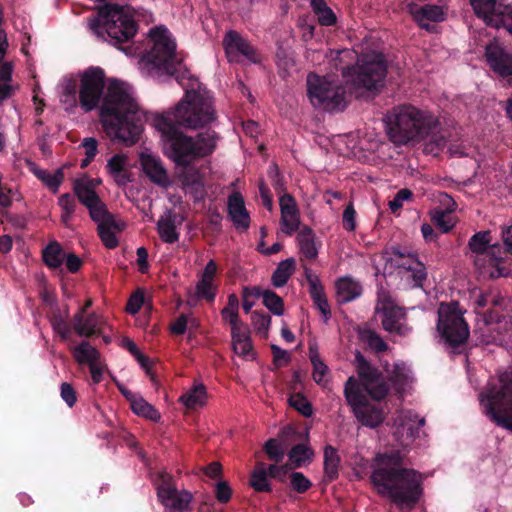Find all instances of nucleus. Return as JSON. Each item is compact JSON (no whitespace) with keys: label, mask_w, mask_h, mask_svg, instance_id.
I'll return each mask as SVG.
<instances>
[{"label":"nucleus","mask_w":512,"mask_h":512,"mask_svg":"<svg viewBox=\"0 0 512 512\" xmlns=\"http://www.w3.org/2000/svg\"><path fill=\"white\" fill-rule=\"evenodd\" d=\"M375 312L381 315V323L386 331L400 336L410 333L411 328L406 323L405 310L398 307L391 299L379 298Z\"/></svg>","instance_id":"15"},{"label":"nucleus","mask_w":512,"mask_h":512,"mask_svg":"<svg viewBox=\"0 0 512 512\" xmlns=\"http://www.w3.org/2000/svg\"><path fill=\"white\" fill-rule=\"evenodd\" d=\"M232 348L235 354L244 360H253L255 353L250 339V331L246 327L244 329L231 332Z\"/></svg>","instance_id":"26"},{"label":"nucleus","mask_w":512,"mask_h":512,"mask_svg":"<svg viewBox=\"0 0 512 512\" xmlns=\"http://www.w3.org/2000/svg\"><path fill=\"white\" fill-rule=\"evenodd\" d=\"M490 233L479 232L472 236L469 241L471 250L478 254L475 264L483 275L490 278L506 277L510 274V269L503 262L501 248L496 245H490Z\"/></svg>","instance_id":"12"},{"label":"nucleus","mask_w":512,"mask_h":512,"mask_svg":"<svg viewBox=\"0 0 512 512\" xmlns=\"http://www.w3.org/2000/svg\"><path fill=\"white\" fill-rule=\"evenodd\" d=\"M226 55L230 62L248 61L256 63L259 56L254 48L235 31H229L224 38Z\"/></svg>","instance_id":"17"},{"label":"nucleus","mask_w":512,"mask_h":512,"mask_svg":"<svg viewBox=\"0 0 512 512\" xmlns=\"http://www.w3.org/2000/svg\"><path fill=\"white\" fill-rule=\"evenodd\" d=\"M58 205L62 210L61 221L68 227L75 211L76 202L70 194H63L59 197Z\"/></svg>","instance_id":"47"},{"label":"nucleus","mask_w":512,"mask_h":512,"mask_svg":"<svg viewBox=\"0 0 512 512\" xmlns=\"http://www.w3.org/2000/svg\"><path fill=\"white\" fill-rule=\"evenodd\" d=\"M340 458L336 449L330 445L324 450V470L329 479H334L338 475Z\"/></svg>","instance_id":"43"},{"label":"nucleus","mask_w":512,"mask_h":512,"mask_svg":"<svg viewBox=\"0 0 512 512\" xmlns=\"http://www.w3.org/2000/svg\"><path fill=\"white\" fill-rule=\"evenodd\" d=\"M251 320L255 330L266 336L271 325L270 316L258 311H254L252 313Z\"/></svg>","instance_id":"55"},{"label":"nucleus","mask_w":512,"mask_h":512,"mask_svg":"<svg viewBox=\"0 0 512 512\" xmlns=\"http://www.w3.org/2000/svg\"><path fill=\"white\" fill-rule=\"evenodd\" d=\"M72 353L79 364L90 365L100 359L98 350L86 341L74 347Z\"/></svg>","instance_id":"40"},{"label":"nucleus","mask_w":512,"mask_h":512,"mask_svg":"<svg viewBox=\"0 0 512 512\" xmlns=\"http://www.w3.org/2000/svg\"><path fill=\"white\" fill-rule=\"evenodd\" d=\"M475 14L492 27H505L512 34V6L503 0H470ZM489 66L501 76L512 75V55L507 54L497 43L486 47Z\"/></svg>","instance_id":"7"},{"label":"nucleus","mask_w":512,"mask_h":512,"mask_svg":"<svg viewBox=\"0 0 512 512\" xmlns=\"http://www.w3.org/2000/svg\"><path fill=\"white\" fill-rule=\"evenodd\" d=\"M289 405L301 413L304 417H310L313 409L309 401L300 393L293 394L289 400Z\"/></svg>","instance_id":"50"},{"label":"nucleus","mask_w":512,"mask_h":512,"mask_svg":"<svg viewBox=\"0 0 512 512\" xmlns=\"http://www.w3.org/2000/svg\"><path fill=\"white\" fill-rule=\"evenodd\" d=\"M132 411L139 417H143L153 422L161 419L160 412L150 403H148L142 395H139L131 404Z\"/></svg>","instance_id":"36"},{"label":"nucleus","mask_w":512,"mask_h":512,"mask_svg":"<svg viewBox=\"0 0 512 512\" xmlns=\"http://www.w3.org/2000/svg\"><path fill=\"white\" fill-rule=\"evenodd\" d=\"M228 215L235 228L246 231L250 226V216L240 193H232L227 202Z\"/></svg>","instance_id":"23"},{"label":"nucleus","mask_w":512,"mask_h":512,"mask_svg":"<svg viewBox=\"0 0 512 512\" xmlns=\"http://www.w3.org/2000/svg\"><path fill=\"white\" fill-rule=\"evenodd\" d=\"M183 217L171 210H167L157 221V232L160 239L168 244L176 243L180 237V228Z\"/></svg>","instance_id":"19"},{"label":"nucleus","mask_w":512,"mask_h":512,"mask_svg":"<svg viewBox=\"0 0 512 512\" xmlns=\"http://www.w3.org/2000/svg\"><path fill=\"white\" fill-rule=\"evenodd\" d=\"M291 486L298 493H303L311 487V482L300 472H293L290 476Z\"/></svg>","instance_id":"58"},{"label":"nucleus","mask_w":512,"mask_h":512,"mask_svg":"<svg viewBox=\"0 0 512 512\" xmlns=\"http://www.w3.org/2000/svg\"><path fill=\"white\" fill-rule=\"evenodd\" d=\"M268 472L265 464L258 463L255 470L251 475L250 484L259 492H266L270 490V484L268 482Z\"/></svg>","instance_id":"45"},{"label":"nucleus","mask_w":512,"mask_h":512,"mask_svg":"<svg viewBox=\"0 0 512 512\" xmlns=\"http://www.w3.org/2000/svg\"><path fill=\"white\" fill-rule=\"evenodd\" d=\"M432 219L436 226L444 233L448 232L455 224L452 212H445L443 210H435L432 214Z\"/></svg>","instance_id":"49"},{"label":"nucleus","mask_w":512,"mask_h":512,"mask_svg":"<svg viewBox=\"0 0 512 512\" xmlns=\"http://www.w3.org/2000/svg\"><path fill=\"white\" fill-rule=\"evenodd\" d=\"M343 227L347 231H354L356 228V211L352 204H349L343 212Z\"/></svg>","instance_id":"59"},{"label":"nucleus","mask_w":512,"mask_h":512,"mask_svg":"<svg viewBox=\"0 0 512 512\" xmlns=\"http://www.w3.org/2000/svg\"><path fill=\"white\" fill-rule=\"evenodd\" d=\"M85 308L74 316L73 324L75 332L80 336H91L95 334L101 324V318L96 314L84 317Z\"/></svg>","instance_id":"28"},{"label":"nucleus","mask_w":512,"mask_h":512,"mask_svg":"<svg viewBox=\"0 0 512 512\" xmlns=\"http://www.w3.org/2000/svg\"><path fill=\"white\" fill-rule=\"evenodd\" d=\"M336 297L338 302L347 303L358 298L362 293L361 284L350 276H344L336 281Z\"/></svg>","instance_id":"25"},{"label":"nucleus","mask_w":512,"mask_h":512,"mask_svg":"<svg viewBox=\"0 0 512 512\" xmlns=\"http://www.w3.org/2000/svg\"><path fill=\"white\" fill-rule=\"evenodd\" d=\"M348 86L336 84L330 76L309 74L307 76V94L311 104L326 111H340L347 105Z\"/></svg>","instance_id":"10"},{"label":"nucleus","mask_w":512,"mask_h":512,"mask_svg":"<svg viewBox=\"0 0 512 512\" xmlns=\"http://www.w3.org/2000/svg\"><path fill=\"white\" fill-rule=\"evenodd\" d=\"M309 358L313 365V379L316 383L324 385L327 380L328 367L320 358L318 348L316 345H310Z\"/></svg>","instance_id":"38"},{"label":"nucleus","mask_w":512,"mask_h":512,"mask_svg":"<svg viewBox=\"0 0 512 512\" xmlns=\"http://www.w3.org/2000/svg\"><path fill=\"white\" fill-rule=\"evenodd\" d=\"M65 254L57 242L50 243L43 251V259L50 268H58L62 265Z\"/></svg>","instance_id":"44"},{"label":"nucleus","mask_w":512,"mask_h":512,"mask_svg":"<svg viewBox=\"0 0 512 512\" xmlns=\"http://www.w3.org/2000/svg\"><path fill=\"white\" fill-rule=\"evenodd\" d=\"M390 261L403 287L416 288L422 286L426 278V270L423 263L415 255L394 252Z\"/></svg>","instance_id":"14"},{"label":"nucleus","mask_w":512,"mask_h":512,"mask_svg":"<svg viewBox=\"0 0 512 512\" xmlns=\"http://www.w3.org/2000/svg\"><path fill=\"white\" fill-rule=\"evenodd\" d=\"M61 397L69 407H72L76 402L75 391L68 383H63L61 385Z\"/></svg>","instance_id":"63"},{"label":"nucleus","mask_w":512,"mask_h":512,"mask_svg":"<svg viewBox=\"0 0 512 512\" xmlns=\"http://www.w3.org/2000/svg\"><path fill=\"white\" fill-rule=\"evenodd\" d=\"M197 325L195 318L182 314L171 325V331L174 334L181 335L185 333L187 328H196Z\"/></svg>","instance_id":"53"},{"label":"nucleus","mask_w":512,"mask_h":512,"mask_svg":"<svg viewBox=\"0 0 512 512\" xmlns=\"http://www.w3.org/2000/svg\"><path fill=\"white\" fill-rule=\"evenodd\" d=\"M216 499L221 503H226L232 496V490L226 481H220L215 487Z\"/></svg>","instance_id":"60"},{"label":"nucleus","mask_w":512,"mask_h":512,"mask_svg":"<svg viewBox=\"0 0 512 512\" xmlns=\"http://www.w3.org/2000/svg\"><path fill=\"white\" fill-rule=\"evenodd\" d=\"M143 302H144V295L142 292H136L134 293L128 303H127V311L130 313V314H136L140 308L142 307L143 305Z\"/></svg>","instance_id":"61"},{"label":"nucleus","mask_w":512,"mask_h":512,"mask_svg":"<svg viewBox=\"0 0 512 512\" xmlns=\"http://www.w3.org/2000/svg\"><path fill=\"white\" fill-rule=\"evenodd\" d=\"M79 103L89 112L97 107L105 85L104 71L99 67H89L80 74Z\"/></svg>","instance_id":"13"},{"label":"nucleus","mask_w":512,"mask_h":512,"mask_svg":"<svg viewBox=\"0 0 512 512\" xmlns=\"http://www.w3.org/2000/svg\"><path fill=\"white\" fill-rule=\"evenodd\" d=\"M398 421H396V435L402 438V445H409L410 442L417 436L418 429L424 425V419L418 418V416L411 411L402 412Z\"/></svg>","instance_id":"21"},{"label":"nucleus","mask_w":512,"mask_h":512,"mask_svg":"<svg viewBox=\"0 0 512 512\" xmlns=\"http://www.w3.org/2000/svg\"><path fill=\"white\" fill-rule=\"evenodd\" d=\"M264 451L270 460L274 462L282 461L284 457V448L276 439H269L264 444Z\"/></svg>","instance_id":"54"},{"label":"nucleus","mask_w":512,"mask_h":512,"mask_svg":"<svg viewBox=\"0 0 512 512\" xmlns=\"http://www.w3.org/2000/svg\"><path fill=\"white\" fill-rule=\"evenodd\" d=\"M100 115L110 137L128 146L137 142L142 132V112L128 84L117 80L109 82Z\"/></svg>","instance_id":"4"},{"label":"nucleus","mask_w":512,"mask_h":512,"mask_svg":"<svg viewBox=\"0 0 512 512\" xmlns=\"http://www.w3.org/2000/svg\"><path fill=\"white\" fill-rule=\"evenodd\" d=\"M355 367L358 379L350 376L344 386V396L354 416L364 426L375 428L385 419L381 408L367 401V396L375 401L383 400L388 387L381 374L373 368L359 352L355 353Z\"/></svg>","instance_id":"5"},{"label":"nucleus","mask_w":512,"mask_h":512,"mask_svg":"<svg viewBox=\"0 0 512 512\" xmlns=\"http://www.w3.org/2000/svg\"><path fill=\"white\" fill-rule=\"evenodd\" d=\"M86 208L89 211L91 219L97 223V226L115 220L114 215L107 210L106 205L101 199H98Z\"/></svg>","instance_id":"42"},{"label":"nucleus","mask_w":512,"mask_h":512,"mask_svg":"<svg viewBox=\"0 0 512 512\" xmlns=\"http://www.w3.org/2000/svg\"><path fill=\"white\" fill-rule=\"evenodd\" d=\"M127 166V157L124 154H116L108 160L106 168L114 181L119 185H125L129 181L126 173Z\"/></svg>","instance_id":"30"},{"label":"nucleus","mask_w":512,"mask_h":512,"mask_svg":"<svg viewBox=\"0 0 512 512\" xmlns=\"http://www.w3.org/2000/svg\"><path fill=\"white\" fill-rule=\"evenodd\" d=\"M465 310L457 302L441 303L438 308L437 333L450 347H458L469 338V326L464 319Z\"/></svg>","instance_id":"11"},{"label":"nucleus","mask_w":512,"mask_h":512,"mask_svg":"<svg viewBox=\"0 0 512 512\" xmlns=\"http://www.w3.org/2000/svg\"><path fill=\"white\" fill-rule=\"evenodd\" d=\"M51 323L54 330L61 336L62 339H67L69 337L70 328L63 318L54 317Z\"/></svg>","instance_id":"62"},{"label":"nucleus","mask_w":512,"mask_h":512,"mask_svg":"<svg viewBox=\"0 0 512 512\" xmlns=\"http://www.w3.org/2000/svg\"><path fill=\"white\" fill-rule=\"evenodd\" d=\"M281 210V231L287 235H292L300 225V214L294 198L289 194H284L279 199Z\"/></svg>","instance_id":"20"},{"label":"nucleus","mask_w":512,"mask_h":512,"mask_svg":"<svg viewBox=\"0 0 512 512\" xmlns=\"http://www.w3.org/2000/svg\"><path fill=\"white\" fill-rule=\"evenodd\" d=\"M375 491L399 508H413L423 494V476L414 469L402 467L399 452L379 454L371 474Z\"/></svg>","instance_id":"3"},{"label":"nucleus","mask_w":512,"mask_h":512,"mask_svg":"<svg viewBox=\"0 0 512 512\" xmlns=\"http://www.w3.org/2000/svg\"><path fill=\"white\" fill-rule=\"evenodd\" d=\"M295 271V260L287 258L281 261L272 274V284L276 288H281L286 285L290 277Z\"/></svg>","instance_id":"35"},{"label":"nucleus","mask_w":512,"mask_h":512,"mask_svg":"<svg viewBox=\"0 0 512 512\" xmlns=\"http://www.w3.org/2000/svg\"><path fill=\"white\" fill-rule=\"evenodd\" d=\"M60 102L66 111H72L77 107L78 97L76 85L72 80L66 79L60 84Z\"/></svg>","instance_id":"37"},{"label":"nucleus","mask_w":512,"mask_h":512,"mask_svg":"<svg viewBox=\"0 0 512 512\" xmlns=\"http://www.w3.org/2000/svg\"><path fill=\"white\" fill-rule=\"evenodd\" d=\"M34 174L40 179L49 189L57 192L60 184L63 181V173L59 169L54 173L42 169H33Z\"/></svg>","instance_id":"46"},{"label":"nucleus","mask_w":512,"mask_h":512,"mask_svg":"<svg viewBox=\"0 0 512 512\" xmlns=\"http://www.w3.org/2000/svg\"><path fill=\"white\" fill-rule=\"evenodd\" d=\"M207 391L202 383H196L187 390L181 397L180 402L190 410L201 408L207 403Z\"/></svg>","instance_id":"29"},{"label":"nucleus","mask_w":512,"mask_h":512,"mask_svg":"<svg viewBox=\"0 0 512 512\" xmlns=\"http://www.w3.org/2000/svg\"><path fill=\"white\" fill-rule=\"evenodd\" d=\"M196 295L208 301H213L216 295V286L214 282L199 279L196 284Z\"/></svg>","instance_id":"52"},{"label":"nucleus","mask_w":512,"mask_h":512,"mask_svg":"<svg viewBox=\"0 0 512 512\" xmlns=\"http://www.w3.org/2000/svg\"><path fill=\"white\" fill-rule=\"evenodd\" d=\"M362 340L376 352L386 351L388 346L385 341L374 331L366 330L361 334Z\"/></svg>","instance_id":"51"},{"label":"nucleus","mask_w":512,"mask_h":512,"mask_svg":"<svg viewBox=\"0 0 512 512\" xmlns=\"http://www.w3.org/2000/svg\"><path fill=\"white\" fill-rule=\"evenodd\" d=\"M147 45L149 49L145 51L140 45H135L133 52L131 48L125 49V52L140 57L138 69L144 76H175L185 89V96L176 107L154 116L152 126L161 133L166 155L176 164L188 166L191 161L211 154L215 150L217 137L215 132L207 131L192 138L179 131L178 127L197 129L214 122L216 112L212 96L182 65L176 54V43L167 28L158 26L151 29ZM182 182L194 200L203 199L204 184L198 172L185 167Z\"/></svg>","instance_id":"1"},{"label":"nucleus","mask_w":512,"mask_h":512,"mask_svg":"<svg viewBox=\"0 0 512 512\" xmlns=\"http://www.w3.org/2000/svg\"><path fill=\"white\" fill-rule=\"evenodd\" d=\"M88 26L99 39L106 40L107 36L115 42L128 41L137 31L132 8L116 4L101 7Z\"/></svg>","instance_id":"9"},{"label":"nucleus","mask_w":512,"mask_h":512,"mask_svg":"<svg viewBox=\"0 0 512 512\" xmlns=\"http://www.w3.org/2000/svg\"><path fill=\"white\" fill-rule=\"evenodd\" d=\"M124 227V222L116 219L98 226L99 236L107 248L113 249L118 245V239L115 233L122 231Z\"/></svg>","instance_id":"33"},{"label":"nucleus","mask_w":512,"mask_h":512,"mask_svg":"<svg viewBox=\"0 0 512 512\" xmlns=\"http://www.w3.org/2000/svg\"><path fill=\"white\" fill-rule=\"evenodd\" d=\"M297 243L301 254L308 259H315L318 255V244L313 231L304 227L297 234Z\"/></svg>","instance_id":"31"},{"label":"nucleus","mask_w":512,"mask_h":512,"mask_svg":"<svg viewBox=\"0 0 512 512\" xmlns=\"http://www.w3.org/2000/svg\"><path fill=\"white\" fill-rule=\"evenodd\" d=\"M336 69H340L344 83L350 92L358 89L377 90L387 75V61L375 50L363 51L343 49L331 52Z\"/></svg>","instance_id":"6"},{"label":"nucleus","mask_w":512,"mask_h":512,"mask_svg":"<svg viewBox=\"0 0 512 512\" xmlns=\"http://www.w3.org/2000/svg\"><path fill=\"white\" fill-rule=\"evenodd\" d=\"M413 193L411 190L404 188L397 192L393 200L389 201V208L392 212H396L403 207L405 202L412 199Z\"/></svg>","instance_id":"56"},{"label":"nucleus","mask_w":512,"mask_h":512,"mask_svg":"<svg viewBox=\"0 0 512 512\" xmlns=\"http://www.w3.org/2000/svg\"><path fill=\"white\" fill-rule=\"evenodd\" d=\"M238 309L239 301L237 296L235 294L229 295L227 305L222 309L221 315L223 321L230 324L231 332L246 328L244 323L239 319Z\"/></svg>","instance_id":"32"},{"label":"nucleus","mask_w":512,"mask_h":512,"mask_svg":"<svg viewBox=\"0 0 512 512\" xmlns=\"http://www.w3.org/2000/svg\"><path fill=\"white\" fill-rule=\"evenodd\" d=\"M386 371L398 393H404L413 380L410 369L404 363H395L391 369L386 368Z\"/></svg>","instance_id":"27"},{"label":"nucleus","mask_w":512,"mask_h":512,"mask_svg":"<svg viewBox=\"0 0 512 512\" xmlns=\"http://www.w3.org/2000/svg\"><path fill=\"white\" fill-rule=\"evenodd\" d=\"M311 7L321 25L332 26L336 23L335 13L324 0H311Z\"/></svg>","instance_id":"41"},{"label":"nucleus","mask_w":512,"mask_h":512,"mask_svg":"<svg viewBox=\"0 0 512 512\" xmlns=\"http://www.w3.org/2000/svg\"><path fill=\"white\" fill-rule=\"evenodd\" d=\"M159 501L168 509L175 512H184L189 509L193 499L192 494L185 489H177L171 481V477L164 476L162 482L157 485Z\"/></svg>","instance_id":"16"},{"label":"nucleus","mask_w":512,"mask_h":512,"mask_svg":"<svg viewBox=\"0 0 512 512\" xmlns=\"http://www.w3.org/2000/svg\"><path fill=\"white\" fill-rule=\"evenodd\" d=\"M438 202L442 206L439 210L453 212L456 208V202L447 193H440L438 196Z\"/></svg>","instance_id":"64"},{"label":"nucleus","mask_w":512,"mask_h":512,"mask_svg":"<svg viewBox=\"0 0 512 512\" xmlns=\"http://www.w3.org/2000/svg\"><path fill=\"white\" fill-rule=\"evenodd\" d=\"M312 454V451L307 446L299 444L290 450L288 456L296 467H301L311 459Z\"/></svg>","instance_id":"48"},{"label":"nucleus","mask_w":512,"mask_h":512,"mask_svg":"<svg viewBox=\"0 0 512 512\" xmlns=\"http://www.w3.org/2000/svg\"><path fill=\"white\" fill-rule=\"evenodd\" d=\"M408 12L413 20L424 29H430L432 23L441 22L446 18V8L438 4L418 5L410 3L407 5Z\"/></svg>","instance_id":"18"},{"label":"nucleus","mask_w":512,"mask_h":512,"mask_svg":"<svg viewBox=\"0 0 512 512\" xmlns=\"http://www.w3.org/2000/svg\"><path fill=\"white\" fill-rule=\"evenodd\" d=\"M140 162L145 174L156 184L161 186L169 185V177L160 159L148 152L140 155Z\"/></svg>","instance_id":"24"},{"label":"nucleus","mask_w":512,"mask_h":512,"mask_svg":"<svg viewBox=\"0 0 512 512\" xmlns=\"http://www.w3.org/2000/svg\"><path fill=\"white\" fill-rule=\"evenodd\" d=\"M255 295L262 297L264 306L274 315L284 314V302L280 296L270 290L255 289Z\"/></svg>","instance_id":"39"},{"label":"nucleus","mask_w":512,"mask_h":512,"mask_svg":"<svg viewBox=\"0 0 512 512\" xmlns=\"http://www.w3.org/2000/svg\"><path fill=\"white\" fill-rule=\"evenodd\" d=\"M305 277L309 284V293L325 321L331 317V310L328 304L323 286L319 277L310 268H305Z\"/></svg>","instance_id":"22"},{"label":"nucleus","mask_w":512,"mask_h":512,"mask_svg":"<svg viewBox=\"0 0 512 512\" xmlns=\"http://www.w3.org/2000/svg\"><path fill=\"white\" fill-rule=\"evenodd\" d=\"M384 121L390 140L396 144L423 141L424 152L436 156L447 143L439 119L415 106H398L385 116Z\"/></svg>","instance_id":"2"},{"label":"nucleus","mask_w":512,"mask_h":512,"mask_svg":"<svg viewBox=\"0 0 512 512\" xmlns=\"http://www.w3.org/2000/svg\"><path fill=\"white\" fill-rule=\"evenodd\" d=\"M97 146L95 138L89 137L83 140L82 147L85 151L86 158L82 161L81 167H86L94 159L98 152Z\"/></svg>","instance_id":"57"},{"label":"nucleus","mask_w":512,"mask_h":512,"mask_svg":"<svg viewBox=\"0 0 512 512\" xmlns=\"http://www.w3.org/2000/svg\"><path fill=\"white\" fill-rule=\"evenodd\" d=\"M74 192L79 201L86 207L100 199L95 192L94 181L88 178H82L75 181Z\"/></svg>","instance_id":"34"},{"label":"nucleus","mask_w":512,"mask_h":512,"mask_svg":"<svg viewBox=\"0 0 512 512\" xmlns=\"http://www.w3.org/2000/svg\"><path fill=\"white\" fill-rule=\"evenodd\" d=\"M484 414L500 426L512 432V372H503L487 384L479 395Z\"/></svg>","instance_id":"8"}]
</instances>
